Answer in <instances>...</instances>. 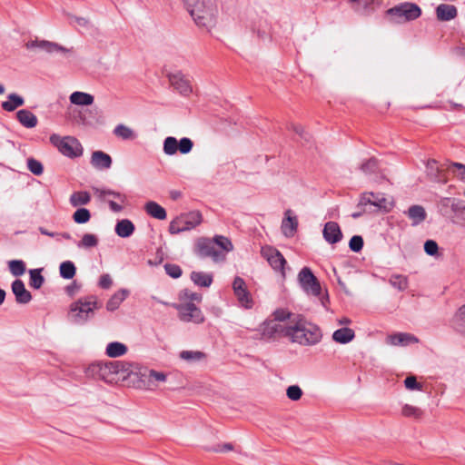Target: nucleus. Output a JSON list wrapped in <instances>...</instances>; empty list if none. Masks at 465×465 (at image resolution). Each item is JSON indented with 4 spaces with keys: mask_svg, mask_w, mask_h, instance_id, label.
<instances>
[{
    "mask_svg": "<svg viewBox=\"0 0 465 465\" xmlns=\"http://www.w3.org/2000/svg\"><path fill=\"white\" fill-rule=\"evenodd\" d=\"M278 331L283 332L292 342L302 346L316 345L322 339L319 326L307 321L302 315L293 316L292 322L285 326L274 324L269 333L272 334Z\"/></svg>",
    "mask_w": 465,
    "mask_h": 465,
    "instance_id": "nucleus-1",
    "label": "nucleus"
},
{
    "mask_svg": "<svg viewBox=\"0 0 465 465\" xmlns=\"http://www.w3.org/2000/svg\"><path fill=\"white\" fill-rule=\"evenodd\" d=\"M183 3L198 26L211 28L215 25L218 14L215 0H183Z\"/></svg>",
    "mask_w": 465,
    "mask_h": 465,
    "instance_id": "nucleus-2",
    "label": "nucleus"
},
{
    "mask_svg": "<svg viewBox=\"0 0 465 465\" xmlns=\"http://www.w3.org/2000/svg\"><path fill=\"white\" fill-rule=\"evenodd\" d=\"M97 308V300L94 296L80 298L73 302L70 307V318L74 324L85 323Z\"/></svg>",
    "mask_w": 465,
    "mask_h": 465,
    "instance_id": "nucleus-3",
    "label": "nucleus"
},
{
    "mask_svg": "<svg viewBox=\"0 0 465 465\" xmlns=\"http://www.w3.org/2000/svg\"><path fill=\"white\" fill-rule=\"evenodd\" d=\"M50 142L63 155L68 158H77L83 154V146L74 136L62 137L59 134H53L50 136Z\"/></svg>",
    "mask_w": 465,
    "mask_h": 465,
    "instance_id": "nucleus-4",
    "label": "nucleus"
},
{
    "mask_svg": "<svg viewBox=\"0 0 465 465\" xmlns=\"http://www.w3.org/2000/svg\"><path fill=\"white\" fill-rule=\"evenodd\" d=\"M195 253L202 259L211 258L214 262H222L225 260L223 251L216 248L215 242L209 238H200L195 244Z\"/></svg>",
    "mask_w": 465,
    "mask_h": 465,
    "instance_id": "nucleus-5",
    "label": "nucleus"
},
{
    "mask_svg": "<svg viewBox=\"0 0 465 465\" xmlns=\"http://www.w3.org/2000/svg\"><path fill=\"white\" fill-rule=\"evenodd\" d=\"M94 194L102 201H106L114 213H120L124 210V204L127 201L125 194L111 189L93 188Z\"/></svg>",
    "mask_w": 465,
    "mask_h": 465,
    "instance_id": "nucleus-6",
    "label": "nucleus"
},
{
    "mask_svg": "<svg viewBox=\"0 0 465 465\" xmlns=\"http://www.w3.org/2000/svg\"><path fill=\"white\" fill-rule=\"evenodd\" d=\"M298 281L300 286L307 294L316 297L321 295V284L309 267H303L300 271Z\"/></svg>",
    "mask_w": 465,
    "mask_h": 465,
    "instance_id": "nucleus-7",
    "label": "nucleus"
},
{
    "mask_svg": "<svg viewBox=\"0 0 465 465\" xmlns=\"http://www.w3.org/2000/svg\"><path fill=\"white\" fill-rule=\"evenodd\" d=\"M451 163L439 164L435 160H429L426 163V173L429 178L436 183H446L449 180L448 173L450 170L456 169L450 166Z\"/></svg>",
    "mask_w": 465,
    "mask_h": 465,
    "instance_id": "nucleus-8",
    "label": "nucleus"
},
{
    "mask_svg": "<svg viewBox=\"0 0 465 465\" xmlns=\"http://www.w3.org/2000/svg\"><path fill=\"white\" fill-rule=\"evenodd\" d=\"M179 312V318L184 322L202 323L204 321L203 314L200 308L193 302L175 305Z\"/></svg>",
    "mask_w": 465,
    "mask_h": 465,
    "instance_id": "nucleus-9",
    "label": "nucleus"
},
{
    "mask_svg": "<svg viewBox=\"0 0 465 465\" xmlns=\"http://www.w3.org/2000/svg\"><path fill=\"white\" fill-rule=\"evenodd\" d=\"M387 13L391 15L404 17L406 21H411L420 16L421 10L416 4L405 2L390 8Z\"/></svg>",
    "mask_w": 465,
    "mask_h": 465,
    "instance_id": "nucleus-10",
    "label": "nucleus"
},
{
    "mask_svg": "<svg viewBox=\"0 0 465 465\" xmlns=\"http://www.w3.org/2000/svg\"><path fill=\"white\" fill-rule=\"evenodd\" d=\"M232 290L233 293L236 296L238 302L244 307V308H252V299L251 297V294L247 289L245 281L240 277L236 276L232 282Z\"/></svg>",
    "mask_w": 465,
    "mask_h": 465,
    "instance_id": "nucleus-11",
    "label": "nucleus"
},
{
    "mask_svg": "<svg viewBox=\"0 0 465 465\" xmlns=\"http://www.w3.org/2000/svg\"><path fill=\"white\" fill-rule=\"evenodd\" d=\"M113 364L110 362H94L88 367V373L94 378L104 381L105 382H112L114 380Z\"/></svg>",
    "mask_w": 465,
    "mask_h": 465,
    "instance_id": "nucleus-12",
    "label": "nucleus"
},
{
    "mask_svg": "<svg viewBox=\"0 0 465 465\" xmlns=\"http://www.w3.org/2000/svg\"><path fill=\"white\" fill-rule=\"evenodd\" d=\"M262 255L267 260L274 271H279L284 276V265L286 260L283 255L273 247H264L262 249Z\"/></svg>",
    "mask_w": 465,
    "mask_h": 465,
    "instance_id": "nucleus-13",
    "label": "nucleus"
},
{
    "mask_svg": "<svg viewBox=\"0 0 465 465\" xmlns=\"http://www.w3.org/2000/svg\"><path fill=\"white\" fill-rule=\"evenodd\" d=\"M25 47L30 50L35 49V48H39L47 54H54V53H59V52L63 53V54H67V53L71 52V49L66 48L55 42H51V41H47V40H39V39H35V40L27 42L25 44Z\"/></svg>",
    "mask_w": 465,
    "mask_h": 465,
    "instance_id": "nucleus-14",
    "label": "nucleus"
},
{
    "mask_svg": "<svg viewBox=\"0 0 465 465\" xmlns=\"http://www.w3.org/2000/svg\"><path fill=\"white\" fill-rule=\"evenodd\" d=\"M169 81L171 84L183 95L187 96L192 92L190 81L184 76L182 72H176L169 74Z\"/></svg>",
    "mask_w": 465,
    "mask_h": 465,
    "instance_id": "nucleus-15",
    "label": "nucleus"
},
{
    "mask_svg": "<svg viewBox=\"0 0 465 465\" xmlns=\"http://www.w3.org/2000/svg\"><path fill=\"white\" fill-rule=\"evenodd\" d=\"M323 239L330 244H335L341 241L342 232L336 222H327L322 230Z\"/></svg>",
    "mask_w": 465,
    "mask_h": 465,
    "instance_id": "nucleus-16",
    "label": "nucleus"
},
{
    "mask_svg": "<svg viewBox=\"0 0 465 465\" xmlns=\"http://www.w3.org/2000/svg\"><path fill=\"white\" fill-rule=\"evenodd\" d=\"M177 217L180 221V224L183 232L195 228L203 222V215L199 211H192L186 213H182Z\"/></svg>",
    "mask_w": 465,
    "mask_h": 465,
    "instance_id": "nucleus-17",
    "label": "nucleus"
},
{
    "mask_svg": "<svg viewBox=\"0 0 465 465\" xmlns=\"http://www.w3.org/2000/svg\"><path fill=\"white\" fill-rule=\"evenodd\" d=\"M419 339L408 332H397L387 337V343L392 346H408L418 343Z\"/></svg>",
    "mask_w": 465,
    "mask_h": 465,
    "instance_id": "nucleus-18",
    "label": "nucleus"
},
{
    "mask_svg": "<svg viewBox=\"0 0 465 465\" xmlns=\"http://www.w3.org/2000/svg\"><path fill=\"white\" fill-rule=\"evenodd\" d=\"M404 214L411 220L412 226L421 224L427 218V213L423 206L414 204L404 211Z\"/></svg>",
    "mask_w": 465,
    "mask_h": 465,
    "instance_id": "nucleus-19",
    "label": "nucleus"
},
{
    "mask_svg": "<svg viewBox=\"0 0 465 465\" xmlns=\"http://www.w3.org/2000/svg\"><path fill=\"white\" fill-rule=\"evenodd\" d=\"M113 364V372L115 374H124L126 376H130L132 374H141L140 368L138 364L129 361H112Z\"/></svg>",
    "mask_w": 465,
    "mask_h": 465,
    "instance_id": "nucleus-20",
    "label": "nucleus"
},
{
    "mask_svg": "<svg viewBox=\"0 0 465 465\" xmlns=\"http://www.w3.org/2000/svg\"><path fill=\"white\" fill-rule=\"evenodd\" d=\"M12 292L17 303L26 304L32 300L30 292L25 289V283L21 280L17 279L13 282Z\"/></svg>",
    "mask_w": 465,
    "mask_h": 465,
    "instance_id": "nucleus-21",
    "label": "nucleus"
},
{
    "mask_svg": "<svg viewBox=\"0 0 465 465\" xmlns=\"http://www.w3.org/2000/svg\"><path fill=\"white\" fill-rule=\"evenodd\" d=\"M91 164L96 169L106 170L112 165V158L103 151H94L92 153Z\"/></svg>",
    "mask_w": 465,
    "mask_h": 465,
    "instance_id": "nucleus-22",
    "label": "nucleus"
},
{
    "mask_svg": "<svg viewBox=\"0 0 465 465\" xmlns=\"http://www.w3.org/2000/svg\"><path fill=\"white\" fill-rule=\"evenodd\" d=\"M458 15L455 5L448 4H440L436 8V16L440 21H450Z\"/></svg>",
    "mask_w": 465,
    "mask_h": 465,
    "instance_id": "nucleus-23",
    "label": "nucleus"
},
{
    "mask_svg": "<svg viewBox=\"0 0 465 465\" xmlns=\"http://www.w3.org/2000/svg\"><path fill=\"white\" fill-rule=\"evenodd\" d=\"M135 230L134 223L129 219L119 220L114 227L115 233L122 238L130 237Z\"/></svg>",
    "mask_w": 465,
    "mask_h": 465,
    "instance_id": "nucleus-24",
    "label": "nucleus"
},
{
    "mask_svg": "<svg viewBox=\"0 0 465 465\" xmlns=\"http://www.w3.org/2000/svg\"><path fill=\"white\" fill-rule=\"evenodd\" d=\"M287 217L282 220V232L286 237H292L298 228V221L295 216H290L291 211L288 210L285 213Z\"/></svg>",
    "mask_w": 465,
    "mask_h": 465,
    "instance_id": "nucleus-25",
    "label": "nucleus"
},
{
    "mask_svg": "<svg viewBox=\"0 0 465 465\" xmlns=\"http://www.w3.org/2000/svg\"><path fill=\"white\" fill-rule=\"evenodd\" d=\"M18 122L25 128H34L37 125V117L27 109H21L16 113Z\"/></svg>",
    "mask_w": 465,
    "mask_h": 465,
    "instance_id": "nucleus-26",
    "label": "nucleus"
},
{
    "mask_svg": "<svg viewBox=\"0 0 465 465\" xmlns=\"http://www.w3.org/2000/svg\"><path fill=\"white\" fill-rule=\"evenodd\" d=\"M355 337V332L352 329L343 327L333 331L332 339L334 341L341 344H347L351 341Z\"/></svg>",
    "mask_w": 465,
    "mask_h": 465,
    "instance_id": "nucleus-27",
    "label": "nucleus"
},
{
    "mask_svg": "<svg viewBox=\"0 0 465 465\" xmlns=\"http://www.w3.org/2000/svg\"><path fill=\"white\" fill-rule=\"evenodd\" d=\"M129 295V291L126 289H121L116 292L114 294L111 296V298L106 302V310L109 312H114L119 308L121 303L127 298Z\"/></svg>",
    "mask_w": 465,
    "mask_h": 465,
    "instance_id": "nucleus-28",
    "label": "nucleus"
},
{
    "mask_svg": "<svg viewBox=\"0 0 465 465\" xmlns=\"http://www.w3.org/2000/svg\"><path fill=\"white\" fill-rule=\"evenodd\" d=\"M192 282L199 287H210L213 283V277L212 273L203 272H192L190 276Z\"/></svg>",
    "mask_w": 465,
    "mask_h": 465,
    "instance_id": "nucleus-29",
    "label": "nucleus"
},
{
    "mask_svg": "<svg viewBox=\"0 0 465 465\" xmlns=\"http://www.w3.org/2000/svg\"><path fill=\"white\" fill-rule=\"evenodd\" d=\"M144 210L147 214L158 220H164L167 216L165 209L153 201L146 203Z\"/></svg>",
    "mask_w": 465,
    "mask_h": 465,
    "instance_id": "nucleus-30",
    "label": "nucleus"
},
{
    "mask_svg": "<svg viewBox=\"0 0 465 465\" xmlns=\"http://www.w3.org/2000/svg\"><path fill=\"white\" fill-rule=\"evenodd\" d=\"M25 104V99L17 94H10L7 100L2 103V108L6 112H13Z\"/></svg>",
    "mask_w": 465,
    "mask_h": 465,
    "instance_id": "nucleus-31",
    "label": "nucleus"
},
{
    "mask_svg": "<svg viewBox=\"0 0 465 465\" xmlns=\"http://www.w3.org/2000/svg\"><path fill=\"white\" fill-rule=\"evenodd\" d=\"M70 102L75 105H91L94 103V96L90 94L75 91L71 94Z\"/></svg>",
    "mask_w": 465,
    "mask_h": 465,
    "instance_id": "nucleus-32",
    "label": "nucleus"
},
{
    "mask_svg": "<svg viewBox=\"0 0 465 465\" xmlns=\"http://www.w3.org/2000/svg\"><path fill=\"white\" fill-rule=\"evenodd\" d=\"M451 324L454 330L465 335V304L457 310L452 318Z\"/></svg>",
    "mask_w": 465,
    "mask_h": 465,
    "instance_id": "nucleus-33",
    "label": "nucleus"
},
{
    "mask_svg": "<svg viewBox=\"0 0 465 465\" xmlns=\"http://www.w3.org/2000/svg\"><path fill=\"white\" fill-rule=\"evenodd\" d=\"M128 351L125 344L119 341H113L107 344L105 352L111 358H117L124 355Z\"/></svg>",
    "mask_w": 465,
    "mask_h": 465,
    "instance_id": "nucleus-34",
    "label": "nucleus"
},
{
    "mask_svg": "<svg viewBox=\"0 0 465 465\" xmlns=\"http://www.w3.org/2000/svg\"><path fill=\"white\" fill-rule=\"evenodd\" d=\"M114 134L123 140H134L137 137V134L132 128L123 124L114 127Z\"/></svg>",
    "mask_w": 465,
    "mask_h": 465,
    "instance_id": "nucleus-35",
    "label": "nucleus"
},
{
    "mask_svg": "<svg viewBox=\"0 0 465 465\" xmlns=\"http://www.w3.org/2000/svg\"><path fill=\"white\" fill-rule=\"evenodd\" d=\"M179 357L183 361H185L189 363H193L204 360L206 355L204 352L200 351H182L179 353Z\"/></svg>",
    "mask_w": 465,
    "mask_h": 465,
    "instance_id": "nucleus-36",
    "label": "nucleus"
},
{
    "mask_svg": "<svg viewBox=\"0 0 465 465\" xmlns=\"http://www.w3.org/2000/svg\"><path fill=\"white\" fill-rule=\"evenodd\" d=\"M91 201V196L86 191L74 192L70 196V203L74 207L85 205Z\"/></svg>",
    "mask_w": 465,
    "mask_h": 465,
    "instance_id": "nucleus-37",
    "label": "nucleus"
},
{
    "mask_svg": "<svg viewBox=\"0 0 465 465\" xmlns=\"http://www.w3.org/2000/svg\"><path fill=\"white\" fill-rule=\"evenodd\" d=\"M60 276L65 280H71L76 273V268L73 262H63L59 266Z\"/></svg>",
    "mask_w": 465,
    "mask_h": 465,
    "instance_id": "nucleus-38",
    "label": "nucleus"
},
{
    "mask_svg": "<svg viewBox=\"0 0 465 465\" xmlns=\"http://www.w3.org/2000/svg\"><path fill=\"white\" fill-rule=\"evenodd\" d=\"M212 240L215 242L216 248L219 249V251H223V253L225 255L227 252L233 250L231 240L225 236L216 235Z\"/></svg>",
    "mask_w": 465,
    "mask_h": 465,
    "instance_id": "nucleus-39",
    "label": "nucleus"
},
{
    "mask_svg": "<svg viewBox=\"0 0 465 465\" xmlns=\"http://www.w3.org/2000/svg\"><path fill=\"white\" fill-rule=\"evenodd\" d=\"M389 283L400 292L408 288V278L402 274H392L389 279Z\"/></svg>",
    "mask_w": 465,
    "mask_h": 465,
    "instance_id": "nucleus-40",
    "label": "nucleus"
},
{
    "mask_svg": "<svg viewBox=\"0 0 465 465\" xmlns=\"http://www.w3.org/2000/svg\"><path fill=\"white\" fill-rule=\"evenodd\" d=\"M178 140L173 136H168L163 140V151L168 156L174 155L178 152Z\"/></svg>",
    "mask_w": 465,
    "mask_h": 465,
    "instance_id": "nucleus-41",
    "label": "nucleus"
},
{
    "mask_svg": "<svg viewBox=\"0 0 465 465\" xmlns=\"http://www.w3.org/2000/svg\"><path fill=\"white\" fill-rule=\"evenodd\" d=\"M42 269H32L29 271L30 282L29 284L32 288L38 290L45 282V278L42 275Z\"/></svg>",
    "mask_w": 465,
    "mask_h": 465,
    "instance_id": "nucleus-42",
    "label": "nucleus"
},
{
    "mask_svg": "<svg viewBox=\"0 0 465 465\" xmlns=\"http://www.w3.org/2000/svg\"><path fill=\"white\" fill-rule=\"evenodd\" d=\"M98 244V239L94 234L85 233L82 240L77 242L78 248H93Z\"/></svg>",
    "mask_w": 465,
    "mask_h": 465,
    "instance_id": "nucleus-43",
    "label": "nucleus"
},
{
    "mask_svg": "<svg viewBox=\"0 0 465 465\" xmlns=\"http://www.w3.org/2000/svg\"><path fill=\"white\" fill-rule=\"evenodd\" d=\"M10 272L14 276H21L25 272V264L22 260H12L8 262Z\"/></svg>",
    "mask_w": 465,
    "mask_h": 465,
    "instance_id": "nucleus-44",
    "label": "nucleus"
},
{
    "mask_svg": "<svg viewBox=\"0 0 465 465\" xmlns=\"http://www.w3.org/2000/svg\"><path fill=\"white\" fill-rule=\"evenodd\" d=\"M90 218L91 213L89 210L86 208H79L73 214V219L74 223L79 224L86 223L87 222H89Z\"/></svg>",
    "mask_w": 465,
    "mask_h": 465,
    "instance_id": "nucleus-45",
    "label": "nucleus"
},
{
    "mask_svg": "<svg viewBox=\"0 0 465 465\" xmlns=\"http://www.w3.org/2000/svg\"><path fill=\"white\" fill-rule=\"evenodd\" d=\"M372 205L380 210L389 211L391 209L384 194L381 193H374V196H372Z\"/></svg>",
    "mask_w": 465,
    "mask_h": 465,
    "instance_id": "nucleus-46",
    "label": "nucleus"
},
{
    "mask_svg": "<svg viewBox=\"0 0 465 465\" xmlns=\"http://www.w3.org/2000/svg\"><path fill=\"white\" fill-rule=\"evenodd\" d=\"M67 19L71 25L76 24L78 26L85 28V29H90L92 27V24H91L90 20L85 17L76 16V15L68 14Z\"/></svg>",
    "mask_w": 465,
    "mask_h": 465,
    "instance_id": "nucleus-47",
    "label": "nucleus"
},
{
    "mask_svg": "<svg viewBox=\"0 0 465 465\" xmlns=\"http://www.w3.org/2000/svg\"><path fill=\"white\" fill-rule=\"evenodd\" d=\"M27 168L35 175H41L44 173L42 163L33 157L27 159Z\"/></svg>",
    "mask_w": 465,
    "mask_h": 465,
    "instance_id": "nucleus-48",
    "label": "nucleus"
},
{
    "mask_svg": "<svg viewBox=\"0 0 465 465\" xmlns=\"http://www.w3.org/2000/svg\"><path fill=\"white\" fill-rule=\"evenodd\" d=\"M401 414L405 417H413L415 419H419L422 415V411L420 409L410 405L405 404L401 409Z\"/></svg>",
    "mask_w": 465,
    "mask_h": 465,
    "instance_id": "nucleus-49",
    "label": "nucleus"
},
{
    "mask_svg": "<svg viewBox=\"0 0 465 465\" xmlns=\"http://www.w3.org/2000/svg\"><path fill=\"white\" fill-rule=\"evenodd\" d=\"M361 170L366 174L374 173L378 170V161L375 158H370L361 165Z\"/></svg>",
    "mask_w": 465,
    "mask_h": 465,
    "instance_id": "nucleus-50",
    "label": "nucleus"
},
{
    "mask_svg": "<svg viewBox=\"0 0 465 465\" xmlns=\"http://www.w3.org/2000/svg\"><path fill=\"white\" fill-rule=\"evenodd\" d=\"M178 151L182 154L189 153L193 147V142L188 137H183L178 141Z\"/></svg>",
    "mask_w": 465,
    "mask_h": 465,
    "instance_id": "nucleus-51",
    "label": "nucleus"
},
{
    "mask_svg": "<svg viewBox=\"0 0 465 465\" xmlns=\"http://www.w3.org/2000/svg\"><path fill=\"white\" fill-rule=\"evenodd\" d=\"M363 238L361 235H353L349 242V248L354 252H359L363 248Z\"/></svg>",
    "mask_w": 465,
    "mask_h": 465,
    "instance_id": "nucleus-52",
    "label": "nucleus"
},
{
    "mask_svg": "<svg viewBox=\"0 0 465 465\" xmlns=\"http://www.w3.org/2000/svg\"><path fill=\"white\" fill-rule=\"evenodd\" d=\"M296 315L297 314H293V313H292L286 310H283V309H278L273 312L275 321L284 322L286 320H289L288 324H290L292 322L293 316H296Z\"/></svg>",
    "mask_w": 465,
    "mask_h": 465,
    "instance_id": "nucleus-53",
    "label": "nucleus"
},
{
    "mask_svg": "<svg viewBox=\"0 0 465 465\" xmlns=\"http://www.w3.org/2000/svg\"><path fill=\"white\" fill-rule=\"evenodd\" d=\"M287 397L292 401H299L302 396V391L298 385H291L286 390Z\"/></svg>",
    "mask_w": 465,
    "mask_h": 465,
    "instance_id": "nucleus-54",
    "label": "nucleus"
},
{
    "mask_svg": "<svg viewBox=\"0 0 465 465\" xmlns=\"http://www.w3.org/2000/svg\"><path fill=\"white\" fill-rule=\"evenodd\" d=\"M164 270L166 274L173 279L179 278L183 272L181 267L174 263H165Z\"/></svg>",
    "mask_w": 465,
    "mask_h": 465,
    "instance_id": "nucleus-55",
    "label": "nucleus"
},
{
    "mask_svg": "<svg viewBox=\"0 0 465 465\" xmlns=\"http://www.w3.org/2000/svg\"><path fill=\"white\" fill-rule=\"evenodd\" d=\"M438 243L433 240H427L424 242V251L430 256H434L438 253Z\"/></svg>",
    "mask_w": 465,
    "mask_h": 465,
    "instance_id": "nucleus-56",
    "label": "nucleus"
},
{
    "mask_svg": "<svg viewBox=\"0 0 465 465\" xmlns=\"http://www.w3.org/2000/svg\"><path fill=\"white\" fill-rule=\"evenodd\" d=\"M372 196H374V193H364L361 196V199L358 203L357 208H363L367 205H372Z\"/></svg>",
    "mask_w": 465,
    "mask_h": 465,
    "instance_id": "nucleus-57",
    "label": "nucleus"
},
{
    "mask_svg": "<svg viewBox=\"0 0 465 465\" xmlns=\"http://www.w3.org/2000/svg\"><path fill=\"white\" fill-rule=\"evenodd\" d=\"M404 385L408 390H411V391L421 390V384L417 381V380L414 376H408L404 380Z\"/></svg>",
    "mask_w": 465,
    "mask_h": 465,
    "instance_id": "nucleus-58",
    "label": "nucleus"
},
{
    "mask_svg": "<svg viewBox=\"0 0 465 465\" xmlns=\"http://www.w3.org/2000/svg\"><path fill=\"white\" fill-rule=\"evenodd\" d=\"M113 284L111 276L108 273L101 275L98 285L104 290L109 289Z\"/></svg>",
    "mask_w": 465,
    "mask_h": 465,
    "instance_id": "nucleus-59",
    "label": "nucleus"
},
{
    "mask_svg": "<svg viewBox=\"0 0 465 465\" xmlns=\"http://www.w3.org/2000/svg\"><path fill=\"white\" fill-rule=\"evenodd\" d=\"M168 230L171 234H177L183 232L178 217L174 218L170 223Z\"/></svg>",
    "mask_w": 465,
    "mask_h": 465,
    "instance_id": "nucleus-60",
    "label": "nucleus"
},
{
    "mask_svg": "<svg viewBox=\"0 0 465 465\" xmlns=\"http://www.w3.org/2000/svg\"><path fill=\"white\" fill-rule=\"evenodd\" d=\"M148 377L157 381L163 382L166 381V375L163 372L156 371L154 370L148 371Z\"/></svg>",
    "mask_w": 465,
    "mask_h": 465,
    "instance_id": "nucleus-61",
    "label": "nucleus"
},
{
    "mask_svg": "<svg viewBox=\"0 0 465 465\" xmlns=\"http://www.w3.org/2000/svg\"><path fill=\"white\" fill-rule=\"evenodd\" d=\"M292 130L299 134L305 142H309L311 139L310 134L305 132L302 126L301 125H292Z\"/></svg>",
    "mask_w": 465,
    "mask_h": 465,
    "instance_id": "nucleus-62",
    "label": "nucleus"
},
{
    "mask_svg": "<svg viewBox=\"0 0 465 465\" xmlns=\"http://www.w3.org/2000/svg\"><path fill=\"white\" fill-rule=\"evenodd\" d=\"M183 296H184V298H186L190 301H196V302L202 301V294L191 292L189 290L183 291Z\"/></svg>",
    "mask_w": 465,
    "mask_h": 465,
    "instance_id": "nucleus-63",
    "label": "nucleus"
},
{
    "mask_svg": "<svg viewBox=\"0 0 465 465\" xmlns=\"http://www.w3.org/2000/svg\"><path fill=\"white\" fill-rule=\"evenodd\" d=\"M450 166L455 167L459 170V177L463 183H465V164L453 163H450Z\"/></svg>",
    "mask_w": 465,
    "mask_h": 465,
    "instance_id": "nucleus-64",
    "label": "nucleus"
}]
</instances>
